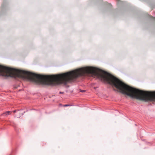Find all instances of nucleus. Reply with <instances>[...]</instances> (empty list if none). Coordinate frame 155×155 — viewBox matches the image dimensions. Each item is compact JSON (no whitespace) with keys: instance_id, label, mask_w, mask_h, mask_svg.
Instances as JSON below:
<instances>
[{"instance_id":"20e7f679","label":"nucleus","mask_w":155,"mask_h":155,"mask_svg":"<svg viewBox=\"0 0 155 155\" xmlns=\"http://www.w3.org/2000/svg\"><path fill=\"white\" fill-rule=\"evenodd\" d=\"M60 94H62V93H63V92H60Z\"/></svg>"},{"instance_id":"7ed1b4c3","label":"nucleus","mask_w":155,"mask_h":155,"mask_svg":"<svg viewBox=\"0 0 155 155\" xmlns=\"http://www.w3.org/2000/svg\"><path fill=\"white\" fill-rule=\"evenodd\" d=\"M15 112H16V110H14V111H13V112H14V113H15Z\"/></svg>"},{"instance_id":"f03ea898","label":"nucleus","mask_w":155,"mask_h":155,"mask_svg":"<svg viewBox=\"0 0 155 155\" xmlns=\"http://www.w3.org/2000/svg\"><path fill=\"white\" fill-rule=\"evenodd\" d=\"M71 106V105L69 104H65V105H63V106L64 107H67V106Z\"/></svg>"},{"instance_id":"f257e3e1","label":"nucleus","mask_w":155,"mask_h":155,"mask_svg":"<svg viewBox=\"0 0 155 155\" xmlns=\"http://www.w3.org/2000/svg\"><path fill=\"white\" fill-rule=\"evenodd\" d=\"M10 113H11V112L10 111H8L5 112V113H3L2 115H3V114H5L6 115H9V114H10Z\"/></svg>"}]
</instances>
